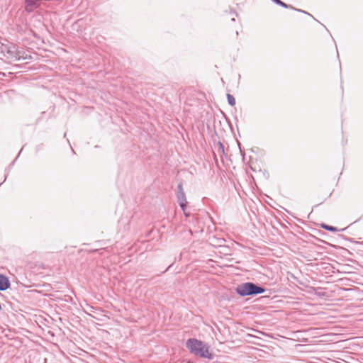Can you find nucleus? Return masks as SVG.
<instances>
[{"instance_id":"3","label":"nucleus","mask_w":363,"mask_h":363,"mask_svg":"<svg viewBox=\"0 0 363 363\" xmlns=\"http://www.w3.org/2000/svg\"><path fill=\"white\" fill-rule=\"evenodd\" d=\"M179 193H178V201L179 203L180 207L182 208L184 211H185V207L186 205V199L184 192L183 191L182 185L180 184L178 186Z\"/></svg>"},{"instance_id":"2","label":"nucleus","mask_w":363,"mask_h":363,"mask_svg":"<svg viewBox=\"0 0 363 363\" xmlns=\"http://www.w3.org/2000/svg\"><path fill=\"white\" fill-rule=\"evenodd\" d=\"M264 289L252 282H246L238 285L236 292L241 296L257 295L264 292Z\"/></svg>"},{"instance_id":"7","label":"nucleus","mask_w":363,"mask_h":363,"mask_svg":"<svg viewBox=\"0 0 363 363\" xmlns=\"http://www.w3.org/2000/svg\"><path fill=\"white\" fill-rule=\"evenodd\" d=\"M322 228L327 230H329L330 232H336L337 231V228L335 227L328 225L325 224H323Z\"/></svg>"},{"instance_id":"4","label":"nucleus","mask_w":363,"mask_h":363,"mask_svg":"<svg viewBox=\"0 0 363 363\" xmlns=\"http://www.w3.org/2000/svg\"><path fill=\"white\" fill-rule=\"evenodd\" d=\"M10 285L9 279L6 276L0 274V291L6 290L10 287Z\"/></svg>"},{"instance_id":"1","label":"nucleus","mask_w":363,"mask_h":363,"mask_svg":"<svg viewBox=\"0 0 363 363\" xmlns=\"http://www.w3.org/2000/svg\"><path fill=\"white\" fill-rule=\"evenodd\" d=\"M186 347L191 353L203 358H211V354L209 352L208 347L203 342L196 339H189L186 343Z\"/></svg>"},{"instance_id":"9","label":"nucleus","mask_w":363,"mask_h":363,"mask_svg":"<svg viewBox=\"0 0 363 363\" xmlns=\"http://www.w3.org/2000/svg\"><path fill=\"white\" fill-rule=\"evenodd\" d=\"M274 3H277L279 1V0H272Z\"/></svg>"},{"instance_id":"5","label":"nucleus","mask_w":363,"mask_h":363,"mask_svg":"<svg viewBox=\"0 0 363 363\" xmlns=\"http://www.w3.org/2000/svg\"><path fill=\"white\" fill-rule=\"evenodd\" d=\"M8 52H9V54H11V58L12 60H19L21 58L27 59V56L23 57V56L21 55L20 52H17L13 53L12 51H11V50H9L8 51Z\"/></svg>"},{"instance_id":"8","label":"nucleus","mask_w":363,"mask_h":363,"mask_svg":"<svg viewBox=\"0 0 363 363\" xmlns=\"http://www.w3.org/2000/svg\"><path fill=\"white\" fill-rule=\"evenodd\" d=\"M277 4L282 6V7H284V8H288L289 7V5L286 4L285 3H284L283 1H281V0H279L278 2L276 3Z\"/></svg>"},{"instance_id":"6","label":"nucleus","mask_w":363,"mask_h":363,"mask_svg":"<svg viewBox=\"0 0 363 363\" xmlns=\"http://www.w3.org/2000/svg\"><path fill=\"white\" fill-rule=\"evenodd\" d=\"M228 101L230 105L232 106H235V99L231 94H227Z\"/></svg>"}]
</instances>
